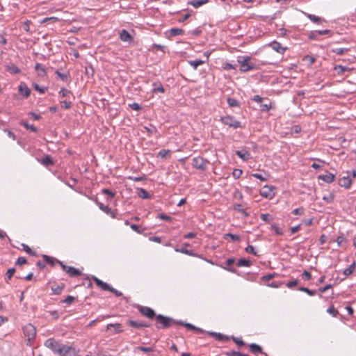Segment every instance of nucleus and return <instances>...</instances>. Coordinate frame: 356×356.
<instances>
[{
	"label": "nucleus",
	"instance_id": "nucleus-1",
	"mask_svg": "<svg viewBox=\"0 0 356 356\" xmlns=\"http://www.w3.org/2000/svg\"><path fill=\"white\" fill-rule=\"evenodd\" d=\"M181 320H175L172 317L163 314H158L155 318V327L157 330H165L175 325H181Z\"/></svg>",
	"mask_w": 356,
	"mask_h": 356
},
{
	"label": "nucleus",
	"instance_id": "nucleus-2",
	"mask_svg": "<svg viewBox=\"0 0 356 356\" xmlns=\"http://www.w3.org/2000/svg\"><path fill=\"white\" fill-rule=\"evenodd\" d=\"M250 57L248 56H238L237 61L240 63L239 70L241 72H247L252 70H257V67L255 64L250 63Z\"/></svg>",
	"mask_w": 356,
	"mask_h": 356
},
{
	"label": "nucleus",
	"instance_id": "nucleus-3",
	"mask_svg": "<svg viewBox=\"0 0 356 356\" xmlns=\"http://www.w3.org/2000/svg\"><path fill=\"white\" fill-rule=\"evenodd\" d=\"M220 121L225 125L233 129H238L242 127L241 122L237 120L235 117L227 115L220 117Z\"/></svg>",
	"mask_w": 356,
	"mask_h": 356
},
{
	"label": "nucleus",
	"instance_id": "nucleus-4",
	"mask_svg": "<svg viewBox=\"0 0 356 356\" xmlns=\"http://www.w3.org/2000/svg\"><path fill=\"white\" fill-rule=\"evenodd\" d=\"M209 163V161L203 157L199 156H195L192 159V166L197 170H200L204 171L207 169V165Z\"/></svg>",
	"mask_w": 356,
	"mask_h": 356
},
{
	"label": "nucleus",
	"instance_id": "nucleus-5",
	"mask_svg": "<svg viewBox=\"0 0 356 356\" xmlns=\"http://www.w3.org/2000/svg\"><path fill=\"white\" fill-rule=\"evenodd\" d=\"M135 307L138 310L141 315L145 316L149 319L156 318L158 314H156L155 311L149 307L142 306L140 305H136Z\"/></svg>",
	"mask_w": 356,
	"mask_h": 356
},
{
	"label": "nucleus",
	"instance_id": "nucleus-6",
	"mask_svg": "<svg viewBox=\"0 0 356 356\" xmlns=\"http://www.w3.org/2000/svg\"><path fill=\"white\" fill-rule=\"evenodd\" d=\"M62 343L56 341L54 338L48 339L44 342V346L49 348L52 352L57 354L58 353L59 349Z\"/></svg>",
	"mask_w": 356,
	"mask_h": 356
},
{
	"label": "nucleus",
	"instance_id": "nucleus-7",
	"mask_svg": "<svg viewBox=\"0 0 356 356\" xmlns=\"http://www.w3.org/2000/svg\"><path fill=\"white\" fill-rule=\"evenodd\" d=\"M43 260L46 264H48L51 266H54L56 265H60V267H71L70 266L65 265L62 261L58 260L57 259L50 257L46 254L42 255Z\"/></svg>",
	"mask_w": 356,
	"mask_h": 356
},
{
	"label": "nucleus",
	"instance_id": "nucleus-8",
	"mask_svg": "<svg viewBox=\"0 0 356 356\" xmlns=\"http://www.w3.org/2000/svg\"><path fill=\"white\" fill-rule=\"evenodd\" d=\"M23 332L29 340L33 339L36 335V328L32 324L29 323L23 327Z\"/></svg>",
	"mask_w": 356,
	"mask_h": 356
},
{
	"label": "nucleus",
	"instance_id": "nucleus-9",
	"mask_svg": "<svg viewBox=\"0 0 356 356\" xmlns=\"http://www.w3.org/2000/svg\"><path fill=\"white\" fill-rule=\"evenodd\" d=\"M58 355L59 356H73L74 355V348L67 345L61 344Z\"/></svg>",
	"mask_w": 356,
	"mask_h": 356
},
{
	"label": "nucleus",
	"instance_id": "nucleus-10",
	"mask_svg": "<svg viewBox=\"0 0 356 356\" xmlns=\"http://www.w3.org/2000/svg\"><path fill=\"white\" fill-rule=\"evenodd\" d=\"M274 189V186L266 185L261 188L260 194L264 197L272 198L275 195Z\"/></svg>",
	"mask_w": 356,
	"mask_h": 356
},
{
	"label": "nucleus",
	"instance_id": "nucleus-11",
	"mask_svg": "<svg viewBox=\"0 0 356 356\" xmlns=\"http://www.w3.org/2000/svg\"><path fill=\"white\" fill-rule=\"evenodd\" d=\"M120 39L122 42H128L129 44L133 42V36L125 29H122L119 33Z\"/></svg>",
	"mask_w": 356,
	"mask_h": 356
},
{
	"label": "nucleus",
	"instance_id": "nucleus-12",
	"mask_svg": "<svg viewBox=\"0 0 356 356\" xmlns=\"http://www.w3.org/2000/svg\"><path fill=\"white\" fill-rule=\"evenodd\" d=\"M268 46L280 54H284L287 49V47H282L281 44L275 40L270 42Z\"/></svg>",
	"mask_w": 356,
	"mask_h": 356
},
{
	"label": "nucleus",
	"instance_id": "nucleus-13",
	"mask_svg": "<svg viewBox=\"0 0 356 356\" xmlns=\"http://www.w3.org/2000/svg\"><path fill=\"white\" fill-rule=\"evenodd\" d=\"M127 324L129 325V326H131L134 328H136V329H140V328H143V327H149L150 326V324L147 323H145V322H143V321H134V320H128L127 321Z\"/></svg>",
	"mask_w": 356,
	"mask_h": 356
},
{
	"label": "nucleus",
	"instance_id": "nucleus-14",
	"mask_svg": "<svg viewBox=\"0 0 356 356\" xmlns=\"http://www.w3.org/2000/svg\"><path fill=\"white\" fill-rule=\"evenodd\" d=\"M111 327L113 328L112 331L113 334H119L123 332L122 325L121 323H109L106 326V330H111Z\"/></svg>",
	"mask_w": 356,
	"mask_h": 356
},
{
	"label": "nucleus",
	"instance_id": "nucleus-15",
	"mask_svg": "<svg viewBox=\"0 0 356 356\" xmlns=\"http://www.w3.org/2000/svg\"><path fill=\"white\" fill-rule=\"evenodd\" d=\"M235 154L243 161H247L250 159V154L246 149L237 150L236 151Z\"/></svg>",
	"mask_w": 356,
	"mask_h": 356
},
{
	"label": "nucleus",
	"instance_id": "nucleus-16",
	"mask_svg": "<svg viewBox=\"0 0 356 356\" xmlns=\"http://www.w3.org/2000/svg\"><path fill=\"white\" fill-rule=\"evenodd\" d=\"M18 90L20 95L24 96L25 98H27L31 95V90L27 87L25 83H21L18 86Z\"/></svg>",
	"mask_w": 356,
	"mask_h": 356
},
{
	"label": "nucleus",
	"instance_id": "nucleus-17",
	"mask_svg": "<svg viewBox=\"0 0 356 356\" xmlns=\"http://www.w3.org/2000/svg\"><path fill=\"white\" fill-rule=\"evenodd\" d=\"M249 348H250V350L253 354L261 353V354H264L265 356H268L267 353L263 352L261 347L257 343H252L249 344Z\"/></svg>",
	"mask_w": 356,
	"mask_h": 356
},
{
	"label": "nucleus",
	"instance_id": "nucleus-18",
	"mask_svg": "<svg viewBox=\"0 0 356 356\" xmlns=\"http://www.w3.org/2000/svg\"><path fill=\"white\" fill-rule=\"evenodd\" d=\"M92 280L95 282L96 285L101 288V289L104 291H107L108 289H110V286L106 283L97 278L95 276H92Z\"/></svg>",
	"mask_w": 356,
	"mask_h": 356
},
{
	"label": "nucleus",
	"instance_id": "nucleus-19",
	"mask_svg": "<svg viewBox=\"0 0 356 356\" xmlns=\"http://www.w3.org/2000/svg\"><path fill=\"white\" fill-rule=\"evenodd\" d=\"M39 161L45 167L53 165L54 164V161L50 155L44 156L40 159Z\"/></svg>",
	"mask_w": 356,
	"mask_h": 356
},
{
	"label": "nucleus",
	"instance_id": "nucleus-20",
	"mask_svg": "<svg viewBox=\"0 0 356 356\" xmlns=\"http://www.w3.org/2000/svg\"><path fill=\"white\" fill-rule=\"evenodd\" d=\"M181 325L185 327L187 329L193 330V331L196 332L197 333H204V332H206L202 328L196 327V326H195V325H192L191 323H186V322L182 321Z\"/></svg>",
	"mask_w": 356,
	"mask_h": 356
},
{
	"label": "nucleus",
	"instance_id": "nucleus-21",
	"mask_svg": "<svg viewBox=\"0 0 356 356\" xmlns=\"http://www.w3.org/2000/svg\"><path fill=\"white\" fill-rule=\"evenodd\" d=\"M137 195L139 197L145 200H149L152 198V195L144 188H137Z\"/></svg>",
	"mask_w": 356,
	"mask_h": 356
},
{
	"label": "nucleus",
	"instance_id": "nucleus-22",
	"mask_svg": "<svg viewBox=\"0 0 356 356\" xmlns=\"http://www.w3.org/2000/svg\"><path fill=\"white\" fill-rule=\"evenodd\" d=\"M339 184L341 187H344L345 188H349L352 184V181L349 177H343L339 179Z\"/></svg>",
	"mask_w": 356,
	"mask_h": 356
},
{
	"label": "nucleus",
	"instance_id": "nucleus-23",
	"mask_svg": "<svg viewBox=\"0 0 356 356\" xmlns=\"http://www.w3.org/2000/svg\"><path fill=\"white\" fill-rule=\"evenodd\" d=\"M63 270H66L67 274L71 277H78L82 274L81 270H80L79 268H63Z\"/></svg>",
	"mask_w": 356,
	"mask_h": 356
},
{
	"label": "nucleus",
	"instance_id": "nucleus-24",
	"mask_svg": "<svg viewBox=\"0 0 356 356\" xmlns=\"http://www.w3.org/2000/svg\"><path fill=\"white\" fill-rule=\"evenodd\" d=\"M233 209L241 213L245 217H248L250 215V213L246 211V209L241 204H234L233 205Z\"/></svg>",
	"mask_w": 356,
	"mask_h": 356
},
{
	"label": "nucleus",
	"instance_id": "nucleus-25",
	"mask_svg": "<svg viewBox=\"0 0 356 356\" xmlns=\"http://www.w3.org/2000/svg\"><path fill=\"white\" fill-rule=\"evenodd\" d=\"M19 124L33 133H37L38 131V129L36 127H35L33 124H30L26 121L22 120L19 122Z\"/></svg>",
	"mask_w": 356,
	"mask_h": 356
},
{
	"label": "nucleus",
	"instance_id": "nucleus-26",
	"mask_svg": "<svg viewBox=\"0 0 356 356\" xmlns=\"http://www.w3.org/2000/svg\"><path fill=\"white\" fill-rule=\"evenodd\" d=\"M35 70L39 76L44 77L47 74L46 69L40 63H37L35 64Z\"/></svg>",
	"mask_w": 356,
	"mask_h": 356
},
{
	"label": "nucleus",
	"instance_id": "nucleus-27",
	"mask_svg": "<svg viewBox=\"0 0 356 356\" xmlns=\"http://www.w3.org/2000/svg\"><path fill=\"white\" fill-rule=\"evenodd\" d=\"M152 86H153V89H152L153 92H154V93H157V92L164 93L165 92V89L163 87V85L161 82H159V81L154 82V83H153Z\"/></svg>",
	"mask_w": 356,
	"mask_h": 356
},
{
	"label": "nucleus",
	"instance_id": "nucleus-28",
	"mask_svg": "<svg viewBox=\"0 0 356 356\" xmlns=\"http://www.w3.org/2000/svg\"><path fill=\"white\" fill-rule=\"evenodd\" d=\"M318 179H322L326 183H331L334 181V175L332 173L328 172L325 175H319Z\"/></svg>",
	"mask_w": 356,
	"mask_h": 356
},
{
	"label": "nucleus",
	"instance_id": "nucleus-29",
	"mask_svg": "<svg viewBox=\"0 0 356 356\" xmlns=\"http://www.w3.org/2000/svg\"><path fill=\"white\" fill-rule=\"evenodd\" d=\"M209 1V0H191L188 2V4L193 6L195 8H199Z\"/></svg>",
	"mask_w": 356,
	"mask_h": 356
},
{
	"label": "nucleus",
	"instance_id": "nucleus-30",
	"mask_svg": "<svg viewBox=\"0 0 356 356\" xmlns=\"http://www.w3.org/2000/svg\"><path fill=\"white\" fill-rule=\"evenodd\" d=\"M251 265V261L245 258H240L236 262V267L250 266Z\"/></svg>",
	"mask_w": 356,
	"mask_h": 356
},
{
	"label": "nucleus",
	"instance_id": "nucleus-31",
	"mask_svg": "<svg viewBox=\"0 0 356 356\" xmlns=\"http://www.w3.org/2000/svg\"><path fill=\"white\" fill-rule=\"evenodd\" d=\"M304 14L305 16H307V17H308L312 22H314L315 24H320L321 22L324 21L323 19H322L321 17H318L316 15L306 13H305Z\"/></svg>",
	"mask_w": 356,
	"mask_h": 356
},
{
	"label": "nucleus",
	"instance_id": "nucleus-32",
	"mask_svg": "<svg viewBox=\"0 0 356 356\" xmlns=\"http://www.w3.org/2000/svg\"><path fill=\"white\" fill-rule=\"evenodd\" d=\"M284 284V282H282V281L273 280L271 282L266 283V285L267 286L272 287V288H279Z\"/></svg>",
	"mask_w": 356,
	"mask_h": 356
},
{
	"label": "nucleus",
	"instance_id": "nucleus-33",
	"mask_svg": "<svg viewBox=\"0 0 356 356\" xmlns=\"http://www.w3.org/2000/svg\"><path fill=\"white\" fill-rule=\"evenodd\" d=\"M298 290L300 291H302V292H305L306 293H307L309 296H315L318 293L317 291L316 290H311L307 287H305V286H300Z\"/></svg>",
	"mask_w": 356,
	"mask_h": 356
},
{
	"label": "nucleus",
	"instance_id": "nucleus-34",
	"mask_svg": "<svg viewBox=\"0 0 356 356\" xmlns=\"http://www.w3.org/2000/svg\"><path fill=\"white\" fill-rule=\"evenodd\" d=\"M223 354L226 356H250L248 354L242 353L235 350L226 351L224 352Z\"/></svg>",
	"mask_w": 356,
	"mask_h": 356
},
{
	"label": "nucleus",
	"instance_id": "nucleus-35",
	"mask_svg": "<svg viewBox=\"0 0 356 356\" xmlns=\"http://www.w3.org/2000/svg\"><path fill=\"white\" fill-rule=\"evenodd\" d=\"M228 238H230V239L233 242H238L241 240L240 236L236 234H231V233L225 234L224 238L227 239Z\"/></svg>",
	"mask_w": 356,
	"mask_h": 356
},
{
	"label": "nucleus",
	"instance_id": "nucleus-36",
	"mask_svg": "<svg viewBox=\"0 0 356 356\" xmlns=\"http://www.w3.org/2000/svg\"><path fill=\"white\" fill-rule=\"evenodd\" d=\"M95 203L99 207V208L105 213L111 212V208L108 207V206H105L103 203L99 202L97 199L95 200Z\"/></svg>",
	"mask_w": 356,
	"mask_h": 356
},
{
	"label": "nucleus",
	"instance_id": "nucleus-37",
	"mask_svg": "<svg viewBox=\"0 0 356 356\" xmlns=\"http://www.w3.org/2000/svg\"><path fill=\"white\" fill-rule=\"evenodd\" d=\"M204 60H202L200 59L194 60H189L188 64L192 66L194 70H196L198 66L202 65L204 63Z\"/></svg>",
	"mask_w": 356,
	"mask_h": 356
},
{
	"label": "nucleus",
	"instance_id": "nucleus-38",
	"mask_svg": "<svg viewBox=\"0 0 356 356\" xmlns=\"http://www.w3.org/2000/svg\"><path fill=\"white\" fill-rule=\"evenodd\" d=\"M32 86L36 91L39 92L40 94H44L47 90V87L40 86L36 83H33Z\"/></svg>",
	"mask_w": 356,
	"mask_h": 356
},
{
	"label": "nucleus",
	"instance_id": "nucleus-39",
	"mask_svg": "<svg viewBox=\"0 0 356 356\" xmlns=\"http://www.w3.org/2000/svg\"><path fill=\"white\" fill-rule=\"evenodd\" d=\"M350 50L349 48H334L332 49V52L337 55H343Z\"/></svg>",
	"mask_w": 356,
	"mask_h": 356
},
{
	"label": "nucleus",
	"instance_id": "nucleus-40",
	"mask_svg": "<svg viewBox=\"0 0 356 356\" xmlns=\"http://www.w3.org/2000/svg\"><path fill=\"white\" fill-rule=\"evenodd\" d=\"M170 33L172 36H177L184 33V30L179 28H172L170 30Z\"/></svg>",
	"mask_w": 356,
	"mask_h": 356
},
{
	"label": "nucleus",
	"instance_id": "nucleus-41",
	"mask_svg": "<svg viewBox=\"0 0 356 356\" xmlns=\"http://www.w3.org/2000/svg\"><path fill=\"white\" fill-rule=\"evenodd\" d=\"M355 268H344L343 271V277H340V280H345L348 275L353 274Z\"/></svg>",
	"mask_w": 356,
	"mask_h": 356
},
{
	"label": "nucleus",
	"instance_id": "nucleus-42",
	"mask_svg": "<svg viewBox=\"0 0 356 356\" xmlns=\"http://www.w3.org/2000/svg\"><path fill=\"white\" fill-rule=\"evenodd\" d=\"M16 268H8V270L6 274V282L8 283L9 280L11 279V277L13 276V275L15 273Z\"/></svg>",
	"mask_w": 356,
	"mask_h": 356
},
{
	"label": "nucleus",
	"instance_id": "nucleus-43",
	"mask_svg": "<svg viewBox=\"0 0 356 356\" xmlns=\"http://www.w3.org/2000/svg\"><path fill=\"white\" fill-rule=\"evenodd\" d=\"M327 312L332 315L333 317H337L339 314V312L332 305H331L327 308Z\"/></svg>",
	"mask_w": 356,
	"mask_h": 356
},
{
	"label": "nucleus",
	"instance_id": "nucleus-44",
	"mask_svg": "<svg viewBox=\"0 0 356 356\" xmlns=\"http://www.w3.org/2000/svg\"><path fill=\"white\" fill-rule=\"evenodd\" d=\"M55 74L63 81H67L70 74L69 73H61L58 70H56L55 72Z\"/></svg>",
	"mask_w": 356,
	"mask_h": 356
},
{
	"label": "nucleus",
	"instance_id": "nucleus-45",
	"mask_svg": "<svg viewBox=\"0 0 356 356\" xmlns=\"http://www.w3.org/2000/svg\"><path fill=\"white\" fill-rule=\"evenodd\" d=\"M227 104H229V106H231V107L239 106V102L236 99H234V98H232V97H229L227 99Z\"/></svg>",
	"mask_w": 356,
	"mask_h": 356
},
{
	"label": "nucleus",
	"instance_id": "nucleus-46",
	"mask_svg": "<svg viewBox=\"0 0 356 356\" xmlns=\"http://www.w3.org/2000/svg\"><path fill=\"white\" fill-rule=\"evenodd\" d=\"M271 230H273L277 235L282 236L283 234L282 229H280L276 224L271 225Z\"/></svg>",
	"mask_w": 356,
	"mask_h": 356
},
{
	"label": "nucleus",
	"instance_id": "nucleus-47",
	"mask_svg": "<svg viewBox=\"0 0 356 356\" xmlns=\"http://www.w3.org/2000/svg\"><path fill=\"white\" fill-rule=\"evenodd\" d=\"M277 276V273H268L266 275H264L261 277V280L266 282H268L270 281V280L275 278V277Z\"/></svg>",
	"mask_w": 356,
	"mask_h": 356
},
{
	"label": "nucleus",
	"instance_id": "nucleus-48",
	"mask_svg": "<svg viewBox=\"0 0 356 356\" xmlns=\"http://www.w3.org/2000/svg\"><path fill=\"white\" fill-rule=\"evenodd\" d=\"M102 193L103 194H105V195H108V200H111L115 196V193L111 191H110L109 189H107V188H103L102 190Z\"/></svg>",
	"mask_w": 356,
	"mask_h": 356
},
{
	"label": "nucleus",
	"instance_id": "nucleus-49",
	"mask_svg": "<svg viewBox=\"0 0 356 356\" xmlns=\"http://www.w3.org/2000/svg\"><path fill=\"white\" fill-rule=\"evenodd\" d=\"M136 349L147 353H152L154 351V349L152 347L138 346L136 348Z\"/></svg>",
	"mask_w": 356,
	"mask_h": 356
},
{
	"label": "nucleus",
	"instance_id": "nucleus-50",
	"mask_svg": "<svg viewBox=\"0 0 356 356\" xmlns=\"http://www.w3.org/2000/svg\"><path fill=\"white\" fill-rule=\"evenodd\" d=\"M298 283H299V280L298 279H293L292 280L289 281L284 284L288 288L292 289L293 287L298 285Z\"/></svg>",
	"mask_w": 356,
	"mask_h": 356
},
{
	"label": "nucleus",
	"instance_id": "nucleus-51",
	"mask_svg": "<svg viewBox=\"0 0 356 356\" xmlns=\"http://www.w3.org/2000/svg\"><path fill=\"white\" fill-rule=\"evenodd\" d=\"M144 128L146 130V131L148 133L149 136H151L157 132L156 128L154 126H153L152 124H150L149 127H145Z\"/></svg>",
	"mask_w": 356,
	"mask_h": 356
},
{
	"label": "nucleus",
	"instance_id": "nucleus-52",
	"mask_svg": "<svg viewBox=\"0 0 356 356\" xmlns=\"http://www.w3.org/2000/svg\"><path fill=\"white\" fill-rule=\"evenodd\" d=\"M230 337L221 333H218L216 339L219 341H227Z\"/></svg>",
	"mask_w": 356,
	"mask_h": 356
},
{
	"label": "nucleus",
	"instance_id": "nucleus-53",
	"mask_svg": "<svg viewBox=\"0 0 356 356\" xmlns=\"http://www.w3.org/2000/svg\"><path fill=\"white\" fill-rule=\"evenodd\" d=\"M58 93L63 97H67L69 95H72V92L65 88H62Z\"/></svg>",
	"mask_w": 356,
	"mask_h": 356
},
{
	"label": "nucleus",
	"instance_id": "nucleus-54",
	"mask_svg": "<svg viewBox=\"0 0 356 356\" xmlns=\"http://www.w3.org/2000/svg\"><path fill=\"white\" fill-rule=\"evenodd\" d=\"M171 151L170 149H161L157 156L161 158H165L167 156L170 155Z\"/></svg>",
	"mask_w": 356,
	"mask_h": 356
},
{
	"label": "nucleus",
	"instance_id": "nucleus-55",
	"mask_svg": "<svg viewBox=\"0 0 356 356\" xmlns=\"http://www.w3.org/2000/svg\"><path fill=\"white\" fill-rule=\"evenodd\" d=\"M156 218H159V219H161V220H165V221H168V222H170L172 220V217L165 214V213H159L157 216H156Z\"/></svg>",
	"mask_w": 356,
	"mask_h": 356
},
{
	"label": "nucleus",
	"instance_id": "nucleus-56",
	"mask_svg": "<svg viewBox=\"0 0 356 356\" xmlns=\"http://www.w3.org/2000/svg\"><path fill=\"white\" fill-rule=\"evenodd\" d=\"M231 339L239 347L243 346L245 345V342L241 339L235 337L234 336H232Z\"/></svg>",
	"mask_w": 356,
	"mask_h": 356
},
{
	"label": "nucleus",
	"instance_id": "nucleus-57",
	"mask_svg": "<svg viewBox=\"0 0 356 356\" xmlns=\"http://www.w3.org/2000/svg\"><path fill=\"white\" fill-rule=\"evenodd\" d=\"M332 287V284H326L325 286H323V287H320L318 289V291L320 292L318 293V296L320 298H323V296H322V293L323 292H325L326 291H327L328 289H331Z\"/></svg>",
	"mask_w": 356,
	"mask_h": 356
},
{
	"label": "nucleus",
	"instance_id": "nucleus-58",
	"mask_svg": "<svg viewBox=\"0 0 356 356\" xmlns=\"http://www.w3.org/2000/svg\"><path fill=\"white\" fill-rule=\"evenodd\" d=\"M61 107L64 109H70L72 107V102L67 100H63L60 102Z\"/></svg>",
	"mask_w": 356,
	"mask_h": 356
},
{
	"label": "nucleus",
	"instance_id": "nucleus-59",
	"mask_svg": "<svg viewBox=\"0 0 356 356\" xmlns=\"http://www.w3.org/2000/svg\"><path fill=\"white\" fill-rule=\"evenodd\" d=\"M243 174V171L241 169L235 168L232 172V176L234 179H238Z\"/></svg>",
	"mask_w": 356,
	"mask_h": 356
},
{
	"label": "nucleus",
	"instance_id": "nucleus-60",
	"mask_svg": "<svg viewBox=\"0 0 356 356\" xmlns=\"http://www.w3.org/2000/svg\"><path fill=\"white\" fill-rule=\"evenodd\" d=\"M222 67L226 70H235L236 68V65H233L227 62L223 64Z\"/></svg>",
	"mask_w": 356,
	"mask_h": 356
},
{
	"label": "nucleus",
	"instance_id": "nucleus-61",
	"mask_svg": "<svg viewBox=\"0 0 356 356\" xmlns=\"http://www.w3.org/2000/svg\"><path fill=\"white\" fill-rule=\"evenodd\" d=\"M260 217L261 219L265 222H270L273 219L271 216L268 213H261Z\"/></svg>",
	"mask_w": 356,
	"mask_h": 356
},
{
	"label": "nucleus",
	"instance_id": "nucleus-62",
	"mask_svg": "<svg viewBox=\"0 0 356 356\" xmlns=\"http://www.w3.org/2000/svg\"><path fill=\"white\" fill-rule=\"evenodd\" d=\"M261 111H268L272 108L271 104H261L260 105Z\"/></svg>",
	"mask_w": 356,
	"mask_h": 356
},
{
	"label": "nucleus",
	"instance_id": "nucleus-63",
	"mask_svg": "<svg viewBox=\"0 0 356 356\" xmlns=\"http://www.w3.org/2000/svg\"><path fill=\"white\" fill-rule=\"evenodd\" d=\"M334 195L332 193H330L327 195H324L323 197V200L326 201L328 203L332 202L334 200Z\"/></svg>",
	"mask_w": 356,
	"mask_h": 356
},
{
	"label": "nucleus",
	"instance_id": "nucleus-64",
	"mask_svg": "<svg viewBox=\"0 0 356 356\" xmlns=\"http://www.w3.org/2000/svg\"><path fill=\"white\" fill-rule=\"evenodd\" d=\"M27 261L26 259V258L23 257H19L17 258L16 262H15V265H19V266H21V265H24L25 264H26Z\"/></svg>",
	"mask_w": 356,
	"mask_h": 356
}]
</instances>
